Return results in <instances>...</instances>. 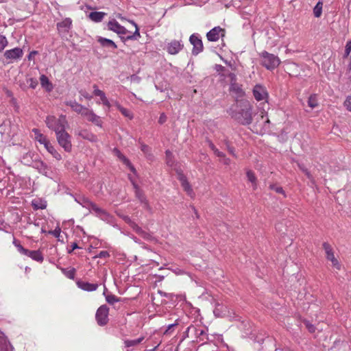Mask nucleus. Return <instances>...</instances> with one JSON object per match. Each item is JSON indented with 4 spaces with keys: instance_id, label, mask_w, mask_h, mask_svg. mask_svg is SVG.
I'll return each mask as SVG.
<instances>
[{
    "instance_id": "obj_1",
    "label": "nucleus",
    "mask_w": 351,
    "mask_h": 351,
    "mask_svg": "<svg viewBox=\"0 0 351 351\" xmlns=\"http://www.w3.org/2000/svg\"><path fill=\"white\" fill-rule=\"evenodd\" d=\"M228 112L242 125H249L252 121V108L248 101H240L232 105Z\"/></svg>"
},
{
    "instance_id": "obj_2",
    "label": "nucleus",
    "mask_w": 351,
    "mask_h": 351,
    "mask_svg": "<svg viewBox=\"0 0 351 351\" xmlns=\"http://www.w3.org/2000/svg\"><path fill=\"white\" fill-rule=\"evenodd\" d=\"M76 202L82 207L88 209L90 213H94L101 220L107 223H112L113 221L112 215L108 213L106 210L99 207L95 203L91 202L88 197L84 196L78 197L76 198Z\"/></svg>"
},
{
    "instance_id": "obj_3",
    "label": "nucleus",
    "mask_w": 351,
    "mask_h": 351,
    "mask_svg": "<svg viewBox=\"0 0 351 351\" xmlns=\"http://www.w3.org/2000/svg\"><path fill=\"white\" fill-rule=\"evenodd\" d=\"M45 123L47 126L55 132L56 135L65 130L67 123L66 117L61 115L59 118L54 116L49 115L46 117Z\"/></svg>"
},
{
    "instance_id": "obj_4",
    "label": "nucleus",
    "mask_w": 351,
    "mask_h": 351,
    "mask_svg": "<svg viewBox=\"0 0 351 351\" xmlns=\"http://www.w3.org/2000/svg\"><path fill=\"white\" fill-rule=\"evenodd\" d=\"M261 58V64L268 70H273L278 67L280 63L279 58L272 53H269L266 51H263L260 53Z\"/></svg>"
},
{
    "instance_id": "obj_5",
    "label": "nucleus",
    "mask_w": 351,
    "mask_h": 351,
    "mask_svg": "<svg viewBox=\"0 0 351 351\" xmlns=\"http://www.w3.org/2000/svg\"><path fill=\"white\" fill-rule=\"evenodd\" d=\"M56 138L58 144L64 149L66 152H71L72 144L71 137L66 130H63L56 135Z\"/></svg>"
},
{
    "instance_id": "obj_6",
    "label": "nucleus",
    "mask_w": 351,
    "mask_h": 351,
    "mask_svg": "<svg viewBox=\"0 0 351 351\" xmlns=\"http://www.w3.org/2000/svg\"><path fill=\"white\" fill-rule=\"evenodd\" d=\"M109 308L104 304L99 307L95 314V319L98 325L103 326L108 322Z\"/></svg>"
},
{
    "instance_id": "obj_7",
    "label": "nucleus",
    "mask_w": 351,
    "mask_h": 351,
    "mask_svg": "<svg viewBox=\"0 0 351 351\" xmlns=\"http://www.w3.org/2000/svg\"><path fill=\"white\" fill-rule=\"evenodd\" d=\"M189 41L191 44L193 45V55L197 56L203 51V43L200 36L198 34H193L189 38Z\"/></svg>"
},
{
    "instance_id": "obj_8",
    "label": "nucleus",
    "mask_w": 351,
    "mask_h": 351,
    "mask_svg": "<svg viewBox=\"0 0 351 351\" xmlns=\"http://www.w3.org/2000/svg\"><path fill=\"white\" fill-rule=\"evenodd\" d=\"M23 49L20 47H15L12 49L6 50L4 52L3 56L8 60V63H10L20 60L23 57Z\"/></svg>"
},
{
    "instance_id": "obj_9",
    "label": "nucleus",
    "mask_w": 351,
    "mask_h": 351,
    "mask_svg": "<svg viewBox=\"0 0 351 351\" xmlns=\"http://www.w3.org/2000/svg\"><path fill=\"white\" fill-rule=\"evenodd\" d=\"M184 44L182 40H173L168 43L165 47V50L171 55H176L182 50Z\"/></svg>"
},
{
    "instance_id": "obj_10",
    "label": "nucleus",
    "mask_w": 351,
    "mask_h": 351,
    "mask_svg": "<svg viewBox=\"0 0 351 351\" xmlns=\"http://www.w3.org/2000/svg\"><path fill=\"white\" fill-rule=\"evenodd\" d=\"M252 92L255 99L258 101H267L269 96L266 88L261 84H256Z\"/></svg>"
},
{
    "instance_id": "obj_11",
    "label": "nucleus",
    "mask_w": 351,
    "mask_h": 351,
    "mask_svg": "<svg viewBox=\"0 0 351 351\" xmlns=\"http://www.w3.org/2000/svg\"><path fill=\"white\" fill-rule=\"evenodd\" d=\"M323 248L326 254L327 259L332 262V266L334 267L339 270L341 269V265L338 260L335 257L331 245L329 243L324 242L323 243Z\"/></svg>"
},
{
    "instance_id": "obj_12",
    "label": "nucleus",
    "mask_w": 351,
    "mask_h": 351,
    "mask_svg": "<svg viewBox=\"0 0 351 351\" xmlns=\"http://www.w3.org/2000/svg\"><path fill=\"white\" fill-rule=\"evenodd\" d=\"M176 172L178 174V179L180 182L184 190L190 197H193L194 196V192L189 182H188L186 177L184 175L181 170H177Z\"/></svg>"
},
{
    "instance_id": "obj_13",
    "label": "nucleus",
    "mask_w": 351,
    "mask_h": 351,
    "mask_svg": "<svg viewBox=\"0 0 351 351\" xmlns=\"http://www.w3.org/2000/svg\"><path fill=\"white\" fill-rule=\"evenodd\" d=\"M32 167L37 169L40 173H42L47 177H49L51 174L50 167L40 160H35L32 162Z\"/></svg>"
},
{
    "instance_id": "obj_14",
    "label": "nucleus",
    "mask_w": 351,
    "mask_h": 351,
    "mask_svg": "<svg viewBox=\"0 0 351 351\" xmlns=\"http://www.w3.org/2000/svg\"><path fill=\"white\" fill-rule=\"evenodd\" d=\"M72 21L70 18H66L62 21L57 23V28L60 35L66 36L71 28Z\"/></svg>"
},
{
    "instance_id": "obj_15",
    "label": "nucleus",
    "mask_w": 351,
    "mask_h": 351,
    "mask_svg": "<svg viewBox=\"0 0 351 351\" xmlns=\"http://www.w3.org/2000/svg\"><path fill=\"white\" fill-rule=\"evenodd\" d=\"M82 117H84L87 121L93 123L95 125L100 128L102 127L103 122L101 117L97 115L92 110H90L87 108Z\"/></svg>"
},
{
    "instance_id": "obj_16",
    "label": "nucleus",
    "mask_w": 351,
    "mask_h": 351,
    "mask_svg": "<svg viewBox=\"0 0 351 351\" xmlns=\"http://www.w3.org/2000/svg\"><path fill=\"white\" fill-rule=\"evenodd\" d=\"M224 34L225 30L219 26H217L210 29L206 34V37L209 41L216 42L219 39L220 36H224Z\"/></svg>"
},
{
    "instance_id": "obj_17",
    "label": "nucleus",
    "mask_w": 351,
    "mask_h": 351,
    "mask_svg": "<svg viewBox=\"0 0 351 351\" xmlns=\"http://www.w3.org/2000/svg\"><path fill=\"white\" fill-rule=\"evenodd\" d=\"M107 26L109 30L116 32L119 35H125L128 32L126 28L121 25L115 19L110 21Z\"/></svg>"
},
{
    "instance_id": "obj_18",
    "label": "nucleus",
    "mask_w": 351,
    "mask_h": 351,
    "mask_svg": "<svg viewBox=\"0 0 351 351\" xmlns=\"http://www.w3.org/2000/svg\"><path fill=\"white\" fill-rule=\"evenodd\" d=\"M112 152L124 165H125L130 169L132 173H136V169L132 165L130 160L126 158L119 149L116 147L114 148Z\"/></svg>"
},
{
    "instance_id": "obj_19",
    "label": "nucleus",
    "mask_w": 351,
    "mask_h": 351,
    "mask_svg": "<svg viewBox=\"0 0 351 351\" xmlns=\"http://www.w3.org/2000/svg\"><path fill=\"white\" fill-rule=\"evenodd\" d=\"M112 152L124 165H125L130 169L132 173H136V169L132 165L130 160L126 158L119 149L116 147L114 148Z\"/></svg>"
},
{
    "instance_id": "obj_20",
    "label": "nucleus",
    "mask_w": 351,
    "mask_h": 351,
    "mask_svg": "<svg viewBox=\"0 0 351 351\" xmlns=\"http://www.w3.org/2000/svg\"><path fill=\"white\" fill-rule=\"evenodd\" d=\"M77 287L85 291H96L99 287L97 283H90L81 280L76 282Z\"/></svg>"
},
{
    "instance_id": "obj_21",
    "label": "nucleus",
    "mask_w": 351,
    "mask_h": 351,
    "mask_svg": "<svg viewBox=\"0 0 351 351\" xmlns=\"http://www.w3.org/2000/svg\"><path fill=\"white\" fill-rule=\"evenodd\" d=\"M66 105L71 107V108L77 114H81L82 116L84 115V113L85 112V110L87 109L86 107L82 106V104L77 103L76 101H67L65 102Z\"/></svg>"
},
{
    "instance_id": "obj_22",
    "label": "nucleus",
    "mask_w": 351,
    "mask_h": 351,
    "mask_svg": "<svg viewBox=\"0 0 351 351\" xmlns=\"http://www.w3.org/2000/svg\"><path fill=\"white\" fill-rule=\"evenodd\" d=\"M93 88H94L93 94L95 96L99 97L101 101L102 104L104 106L108 107V108H110V106H111V104L109 102L108 98L106 97V94L104 93V92L101 90H99L96 84L93 85Z\"/></svg>"
},
{
    "instance_id": "obj_23",
    "label": "nucleus",
    "mask_w": 351,
    "mask_h": 351,
    "mask_svg": "<svg viewBox=\"0 0 351 351\" xmlns=\"http://www.w3.org/2000/svg\"><path fill=\"white\" fill-rule=\"evenodd\" d=\"M190 331L194 332V334L195 335L197 338H198L199 339V341H204L205 339H207L206 333L204 331V330H203L202 328H196V327L191 326L188 327L187 330H186V332H188Z\"/></svg>"
},
{
    "instance_id": "obj_24",
    "label": "nucleus",
    "mask_w": 351,
    "mask_h": 351,
    "mask_svg": "<svg viewBox=\"0 0 351 351\" xmlns=\"http://www.w3.org/2000/svg\"><path fill=\"white\" fill-rule=\"evenodd\" d=\"M78 136L82 138L87 140L90 142H97L98 141L97 136L88 130H81L78 132Z\"/></svg>"
},
{
    "instance_id": "obj_25",
    "label": "nucleus",
    "mask_w": 351,
    "mask_h": 351,
    "mask_svg": "<svg viewBox=\"0 0 351 351\" xmlns=\"http://www.w3.org/2000/svg\"><path fill=\"white\" fill-rule=\"evenodd\" d=\"M97 40L103 47H106L112 49H115L117 48V45L114 43V41H112L110 39L106 38L101 36H98Z\"/></svg>"
},
{
    "instance_id": "obj_26",
    "label": "nucleus",
    "mask_w": 351,
    "mask_h": 351,
    "mask_svg": "<svg viewBox=\"0 0 351 351\" xmlns=\"http://www.w3.org/2000/svg\"><path fill=\"white\" fill-rule=\"evenodd\" d=\"M130 179L134 189L136 197L140 200L141 202L147 204V200L143 191L139 188L138 184L134 181H133L130 178Z\"/></svg>"
},
{
    "instance_id": "obj_27",
    "label": "nucleus",
    "mask_w": 351,
    "mask_h": 351,
    "mask_svg": "<svg viewBox=\"0 0 351 351\" xmlns=\"http://www.w3.org/2000/svg\"><path fill=\"white\" fill-rule=\"evenodd\" d=\"M32 132L35 135L36 141L39 142L40 144H43V145H44V146H45V145H47V143H49V141L47 139V138L46 137V136L41 134L38 129H37V128L32 129Z\"/></svg>"
},
{
    "instance_id": "obj_28",
    "label": "nucleus",
    "mask_w": 351,
    "mask_h": 351,
    "mask_svg": "<svg viewBox=\"0 0 351 351\" xmlns=\"http://www.w3.org/2000/svg\"><path fill=\"white\" fill-rule=\"evenodd\" d=\"M40 82L42 87L44 88L46 91L51 92L53 90V84L46 75H42L40 77Z\"/></svg>"
},
{
    "instance_id": "obj_29",
    "label": "nucleus",
    "mask_w": 351,
    "mask_h": 351,
    "mask_svg": "<svg viewBox=\"0 0 351 351\" xmlns=\"http://www.w3.org/2000/svg\"><path fill=\"white\" fill-rule=\"evenodd\" d=\"M26 256L39 263H42L44 259L42 253L39 250H29Z\"/></svg>"
},
{
    "instance_id": "obj_30",
    "label": "nucleus",
    "mask_w": 351,
    "mask_h": 351,
    "mask_svg": "<svg viewBox=\"0 0 351 351\" xmlns=\"http://www.w3.org/2000/svg\"><path fill=\"white\" fill-rule=\"evenodd\" d=\"M106 15V13L103 12H91L88 17L90 19L95 23L101 22L104 16Z\"/></svg>"
},
{
    "instance_id": "obj_31",
    "label": "nucleus",
    "mask_w": 351,
    "mask_h": 351,
    "mask_svg": "<svg viewBox=\"0 0 351 351\" xmlns=\"http://www.w3.org/2000/svg\"><path fill=\"white\" fill-rule=\"evenodd\" d=\"M45 147L56 160H60L62 159L61 154L55 149L50 142L45 145Z\"/></svg>"
},
{
    "instance_id": "obj_32",
    "label": "nucleus",
    "mask_w": 351,
    "mask_h": 351,
    "mask_svg": "<svg viewBox=\"0 0 351 351\" xmlns=\"http://www.w3.org/2000/svg\"><path fill=\"white\" fill-rule=\"evenodd\" d=\"M298 166L299 169L305 174L307 178L310 180L312 184H315V179L310 171L305 167L304 165L298 163Z\"/></svg>"
},
{
    "instance_id": "obj_33",
    "label": "nucleus",
    "mask_w": 351,
    "mask_h": 351,
    "mask_svg": "<svg viewBox=\"0 0 351 351\" xmlns=\"http://www.w3.org/2000/svg\"><path fill=\"white\" fill-rule=\"evenodd\" d=\"M12 346L5 337H0V351H9Z\"/></svg>"
},
{
    "instance_id": "obj_34",
    "label": "nucleus",
    "mask_w": 351,
    "mask_h": 351,
    "mask_svg": "<svg viewBox=\"0 0 351 351\" xmlns=\"http://www.w3.org/2000/svg\"><path fill=\"white\" fill-rule=\"evenodd\" d=\"M61 271L68 278L71 280L75 278L76 272L75 268H61Z\"/></svg>"
},
{
    "instance_id": "obj_35",
    "label": "nucleus",
    "mask_w": 351,
    "mask_h": 351,
    "mask_svg": "<svg viewBox=\"0 0 351 351\" xmlns=\"http://www.w3.org/2000/svg\"><path fill=\"white\" fill-rule=\"evenodd\" d=\"M104 295L106 298V302L111 305L120 301L119 298L111 293L106 294L105 291H104Z\"/></svg>"
},
{
    "instance_id": "obj_36",
    "label": "nucleus",
    "mask_w": 351,
    "mask_h": 351,
    "mask_svg": "<svg viewBox=\"0 0 351 351\" xmlns=\"http://www.w3.org/2000/svg\"><path fill=\"white\" fill-rule=\"evenodd\" d=\"M230 90L235 93L238 96H241L243 94L241 86L237 83L232 82V84H230Z\"/></svg>"
},
{
    "instance_id": "obj_37",
    "label": "nucleus",
    "mask_w": 351,
    "mask_h": 351,
    "mask_svg": "<svg viewBox=\"0 0 351 351\" xmlns=\"http://www.w3.org/2000/svg\"><path fill=\"white\" fill-rule=\"evenodd\" d=\"M323 3L319 1L313 8V14L316 18L321 16L322 14Z\"/></svg>"
},
{
    "instance_id": "obj_38",
    "label": "nucleus",
    "mask_w": 351,
    "mask_h": 351,
    "mask_svg": "<svg viewBox=\"0 0 351 351\" xmlns=\"http://www.w3.org/2000/svg\"><path fill=\"white\" fill-rule=\"evenodd\" d=\"M144 339V337H141L136 339L133 340H126L125 341V347H132V346H136L138 344L141 343Z\"/></svg>"
},
{
    "instance_id": "obj_39",
    "label": "nucleus",
    "mask_w": 351,
    "mask_h": 351,
    "mask_svg": "<svg viewBox=\"0 0 351 351\" xmlns=\"http://www.w3.org/2000/svg\"><path fill=\"white\" fill-rule=\"evenodd\" d=\"M246 176L247 180L253 184L254 189H256V178L254 173V172L251 170H249L246 173Z\"/></svg>"
},
{
    "instance_id": "obj_40",
    "label": "nucleus",
    "mask_w": 351,
    "mask_h": 351,
    "mask_svg": "<svg viewBox=\"0 0 351 351\" xmlns=\"http://www.w3.org/2000/svg\"><path fill=\"white\" fill-rule=\"evenodd\" d=\"M138 143L140 144V149L144 153V154L147 157L151 156V148L148 145H147L146 144L143 143L140 141H138Z\"/></svg>"
},
{
    "instance_id": "obj_41",
    "label": "nucleus",
    "mask_w": 351,
    "mask_h": 351,
    "mask_svg": "<svg viewBox=\"0 0 351 351\" xmlns=\"http://www.w3.org/2000/svg\"><path fill=\"white\" fill-rule=\"evenodd\" d=\"M119 110L121 112V114L124 117H125L130 119H133V117H134L133 114L130 110L125 108L122 106H119Z\"/></svg>"
},
{
    "instance_id": "obj_42",
    "label": "nucleus",
    "mask_w": 351,
    "mask_h": 351,
    "mask_svg": "<svg viewBox=\"0 0 351 351\" xmlns=\"http://www.w3.org/2000/svg\"><path fill=\"white\" fill-rule=\"evenodd\" d=\"M308 105L311 108H315L318 106L317 97L315 95H312L308 97Z\"/></svg>"
},
{
    "instance_id": "obj_43",
    "label": "nucleus",
    "mask_w": 351,
    "mask_h": 351,
    "mask_svg": "<svg viewBox=\"0 0 351 351\" xmlns=\"http://www.w3.org/2000/svg\"><path fill=\"white\" fill-rule=\"evenodd\" d=\"M165 156H166V162L167 165L171 167L173 165V156L171 151L167 150L165 152Z\"/></svg>"
},
{
    "instance_id": "obj_44",
    "label": "nucleus",
    "mask_w": 351,
    "mask_h": 351,
    "mask_svg": "<svg viewBox=\"0 0 351 351\" xmlns=\"http://www.w3.org/2000/svg\"><path fill=\"white\" fill-rule=\"evenodd\" d=\"M269 187L271 190L276 191L277 193L282 194L285 197H286L285 192L283 190L282 187L274 184H270Z\"/></svg>"
},
{
    "instance_id": "obj_45",
    "label": "nucleus",
    "mask_w": 351,
    "mask_h": 351,
    "mask_svg": "<svg viewBox=\"0 0 351 351\" xmlns=\"http://www.w3.org/2000/svg\"><path fill=\"white\" fill-rule=\"evenodd\" d=\"M144 239L149 241H156V239L153 237L150 233L143 230L142 233L140 234Z\"/></svg>"
},
{
    "instance_id": "obj_46",
    "label": "nucleus",
    "mask_w": 351,
    "mask_h": 351,
    "mask_svg": "<svg viewBox=\"0 0 351 351\" xmlns=\"http://www.w3.org/2000/svg\"><path fill=\"white\" fill-rule=\"evenodd\" d=\"M8 44V39L3 35H0V52L3 51Z\"/></svg>"
},
{
    "instance_id": "obj_47",
    "label": "nucleus",
    "mask_w": 351,
    "mask_h": 351,
    "mask_svg": "<svg viewBox=\"0 0 351 351\" xmlns=\"http://www.w3.org/2000/svg\"><path fill=\"white\" fill-rule=\"evenodd\" d=\"M351 52V40H348L346 43V47H345V53L343 55V58H346L348 57Z\"/></svg>"
},
{
    "instance_id": "obj_48",
    "label": "nucleus",
    "mask_w": 351,
    "mask_h": 351,
    "mask_svg": "<svg viewBox=\"0 0 351 351\" xmlns=\"http://www.w3.org/2000/svg\"><path fill=\"white\" fill-rule=\"evenodd\" d=\"M304 324L306 328L308 329V330L310 332H311V333L315 332V326L313 324H312L311 323H310L307 320H305L304 322Z\"/></svg>"
},
{
    "instance_id": "obj_49",
    "label": "nucleus",
    "mask_w": 351,
    "mask_h": 351,
    "mask_svg": "<svg viewBox=\"0 0 351 351\" xmlns=\"http://www.w3.org/2000/svg\"><path fill=\"white\" fill-rule=\"evenodd\" d=\"M27 82L32 89H35L38 86V81L35 78H29L27 80Z\"/></svg>"
},
{
    "instance_id": "obj_50",
    "label": "nucleus",
    "mask_w": 351,
    "mask_h": 351,
    "mask_svg": "<svg viewBox=\"0 0 351 351\" xmlns=\"http://www.w3.org/2000/svg\"><path fill=\"white\" fill-rule=\"evenodd\" d=\"M226 147L228 151V152L233 156L234 157H237V154L235 153L234 148L230 145V143L228 141L225 142Z\"/></svg>"
},
{
    "instance_id": "obj_51",
    "label": "nucleus",
    "mask_w": 351,
    "mask_h": 351,
    "mask_svg": "<svg viewBox=\"0 0 351 351\" xmlns=\"http://www.w3.org/2000/svg\"><path fill=\"white\" fill-rule=\"evenodd\" d=\"M110 256V253L108 251L104 250L101 251L97 255H96L94 258H106Z\"/></svg>"
},
{
    "instance_id": "obj_52",
    "label": "nucleus",
    "mask_w": 351,
    "mask_h": 351,
    "mask_svg": "<svg viewBox=\"0 0 351 351\" xmlns=\"http://www.w3.org/2000/svg\"><path fill=\"white\" fill-rule=\"evenodd\" d=\"M16 247L19 253L25 256L29 252V250L24 248L21 244L17 245Z\"/></svg>"
},
{
    "instance_id": "obj_53",
    "label": "nucleus",
    "mask_w": 351,
    "mask_h": 351,
    "mask_svg": "<svg viewBox=\"0 0 351 351\" xmlns=\"http://www.w3.org/2000/svg\"><path fill=\"white\" fill-rule=\"evenodd\" d=\"M132 23L136 27L135 32L132 34L134 40H138V38H140L141 35H140L139 29H138L137 25L133 21Z\"/></svg>"
},
{
    "instance_id": "obj_54",
    "label": "nucleus",
    "mask_w": 351,
    "mask_h": 351,
    "mask_svg": "<svg viewBox=\"0 0 351 351\" xmlns=\"http://www.w3.org/2000/svg\"><path fill=\"white\" fill-rule=\"evenodd\" d=\"M344 106L346 109L351 112V97H347L346 99L344 101Z\"/></svg>"
},
{
    "instance_id": "obj_55",
    "label": "nucleus",
    "mask_w": 351,
    "mask_h": 351,
    "mask_svg": "<svg viewBox=\"0 0 351 351\" xmlns=\"http://www.w3.org/2000/svg\"><path fill=\"white\" fill-rule=\"evenodd\" d=\"M131 226H132V229H133V230H134V231H135V232H136L138 235H140V234H141V233H142V232H143V230L140 226H138L137 224H136V223H132Z\"/></svg>"
},
{
    "instance_id": "obj_56",
    "label": "nucleus",
    "mask_w": 351,
    "mask_h": 351,
    "mask_svg": "<svg viewBox=\"0 0 351 351\" xmlns=\"http://www.w3.org/2000/svg\"><path fill=\"white\" fill-rule=\"evenodd\" d=\"M61 230L59 227L56 228L54 230L50 231L49 233L51 234L56 238H59L60 236Z\"/></svg>"
},
{
    "instance_id": "obj_57",
    "label": "nucleus",
    "mask_w": 351,
    "mask_h": 351,
    "mask_svg": "<svg viewBox=\"0 0 351 351\" xmlns=\"http://www.w3.org/2000/svg\"><path fill=\"white\" fill-rule=\"evenodd\" d=\"M158 293L161 296L166 297V298H168L169 299H173V297L174 296V295L173 293H165V292H164L162 291H160V290L158 291Z\"/></svg>"
},
{
    "instance_id": "obj_58",
    "label": "nucleus",
    "mask_w": 351,
    "mask_h": 351,
    "mask_svg": "<svg viewBox=\"0 0 351 351\" xmlns=\"http://www.w3.org/2000/svg\"><path fill=\"white\" fill-rule=\"evenodd\" d=\"M120 37H121V39L122 40L123 42H125L126 40H134V38L133 37V34H130V35H128L126 36H121Z\"/></svg>"
},
{
    "instance_id": "obj_59",
    "label": "nucleus",
    "mask_w": 351,
    "mask_h": 351,
    "mask_svg": "<svg viewBox=\"0 0 351 351\" xmlns=\"http://www.w3.org/2000/svg\"><path fill=\"white\" fill-rule=\"evenodd\" d=\"M80 93L81 94V95L82 97H84V98H86L87 99H92V96L90 95H89L88 93H86V91H84V90H80Z\"/></svg>"
},
{
    "instance_id": "obj_60",
    "label": "nucleus",
    "mask_w": 351,
    "mask_h": 351,
    "mask_svg": "<svg viewBox=\"0 0 351 351\" xmlns=\"http://www.w3.org/2000/svg\"><path fill=\"white\" fill-rule=\"evenodd\" d=\"M167 120V117L166 115L165 114V113H162L160 115V117H159V119H158V123H160V124H162L164 123Z\"/></svg>"
},
{
    "instance_id": "obj_61",
    "label": "nucleus",
    "mask_w": 351,
    "mask_h": 351,
    "mask_svg": "<svg viewBox=\"0 0 351 351\" xmlns=\"http://www.w3.org/2000/svg\"><path fill=\"white\" fill-rule=\"evenodd\" d=\"M228 77H229V78L230 80V84H232V82L237 83L236 82L237 77H236V75L234 73H229Z\"/></svg>"
},
{
    "instance_id": "obj_62",
    "label": "nucleus",
    "mask_w": 351,
    "mask_h": 351,
    "mask_svg": "<svg viewBox=\"0 0 351 351\" xmlns=\"http://www.w3.org/2000/svg\"><path fill=\"white\" fill-rule=\"evenodd\" d=\"M33 206L35 209H44L46 208V204H41L40 205H37L36 203H33Z\"/></svg>"
},
{
    "instance_id": "obj_63",
    "label": "nucleus",
    "mask_w": 351,
    "mask_h": 351,
    "mask_svg": "<svg viewBox=\"0 0 351 351\" xmlns=\"http://www.w3.org/2000/svg\"><path fill=\"white\" fill-rule=\"evenodd\" d=\"M214 153L217 157L220 158L221 159L225 156V154L222 152H220L218 149L215 150Z\"/></svg>"
},
{
    "instance_id": "obj_64",
    "label": "nucleus",
    "mask_w": 351,
    "mask_h": 351,
    "mask_svg": "<svg viewBox=\"0 0 351 351\" xmlns=\"http://www.w3.org/2000/svg\"><path fill=\"white\" fill-rule=\"evenodd\" d=\"M221 162L224 164V165H228L230 163V160L229 158H228L226 155L224 156V157H223L221 158Z\"/></svg>"
}]
</instances>
